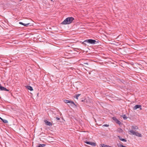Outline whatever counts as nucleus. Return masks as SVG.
<instances>
[{
  "mask_svg": "<svg viewBox=\"0 0 147 147\" xmlns=\"http://www.w3.org/2000/svg\"><path fill=\"white\" fill-rule=\"evenodd\" d=\"M0 90L2 91H9V90L1 86V84H0Z\"/></svg>",
  "mask_w": 147,
  "mask_h": 147,
  "instance_id": "6",
  "label": "nucleus"
},
{
  "mask_svg": "<svg viewBox=\"0 0 147 147\" xmlns=\"http://www.w3.org/2000/svg\"><path fill=\"white\" fill-rule=\"evenodd\" d=\"M20 0V1H22V0Z\"/></svg>",
  "mask_w": 147,
  "mask_h": 147,
  "instance_id": "27",
  "label": "nucleus"
},
{
  "mask_svg": "<svg viewBox=\"0 0 147 147\" xmlns=\"http://www.w3.org/2000/svg\"><path fill=\"white\" fill-rule=\"evenodd\" d=\"M131 128L134 130H136L138 129V127L137 126H132L131 127Z\"/></svg>",
  "mask_w": 147,
  "mask_h": 147,
  "instance_id": "10",
  "label": "nucleus"
},
{
  "mask_svg": "<svg viewBox=\"0 0 147 147\" xmlns=\"http://www.w3.org/2000/svg\"><path fill=\"white\" fill-rule=\"evenodd\" d=\"M117 145L119 147H127L126 146H123L120 144H118Z\"/></svg>",
  "mask_w": 147,
  "mask_h": 147,
  "instance_id": "17",
  "label": "nucleus"
},
{
  "mask_svg": "<svg viewBox=\"0 0 147 147\" xmlns=\"http://www.w3.org/2000/svg\"><path fill=\"white\" fill-rule=\"evenodd\" d=\"M85 143L87 144L93 146H96V143L94 142H86Z\"/></svg>",
  "mask_w": 147,
  "mask_h": 147,
  "instance_id": "5",
  "label": "nucleus"
},
{
  "mask_svg": "<svg viewBox=\"0 0 147 147\" xmlns=\"http://www.w3.org/2000/svg\"><path fill=\"white\" fill-rule=\"evenodd\" d=\"M45 146H46L45 144H38V145H37L36 147H44Z\"/></svg>",
  "mask_w": 147,
  "mask_h": 147,
  "instance_id": "11",
  "label": "nucleus"
},
{
  "mask_svg": "<svg viewBox=\"0 0 147 147\" xmlns=\"http://www.w3.org/2000/svg\"><path fill=\"white\" fill-rule=\"evenodd\" d=\"M51 1H52V0H51Z\"/></svg>",
  "mask_w": 147,
  "mask_h": 147,
  "instance_id": "28",
  "label": "nucleus"
},
{
  "mask_svg": "<svg viewBox=\"0 0 147 147\" xmlns=\"http://www.w3.org/2000/svg\"><path fill=\"white\" fill-rule=\"evenodd\" d=\"M3 122L4 123H8V121L7 120L5 119H3Z\"/></svg>",
  "mask_w": 147,
  "mask_h": 147,
  "instance_id": "19",
  "label": "nucleus"
},
{
  "mask_svg": "<svg viewBox=\"0 0 147 147\" xmlns=\"http://www.w3.org/2000/svg\"><path fill=\"white\" fill-rule=\"evenodd\" d=\"M100 147H112L111 146L105 145L104 144H101L100 145Z\"/></svg>",
  "mask_w": 147,
  "mask_h": 147,
  "instance_id": "9",
  "label": "nucleus"
},
{
  "mask_svg": "<svg viewBox=\"0 0 147 147\" xmlns=\"http://www.w3.org/2000/svg\"><path fill=\"white\" fill-rule=\"evenodd\" d=\"M85 42L88 43L92 44H94L96 43V41L94 40L90 39L85 40Z\"/></svg>",
  "mask_w": 147,
  "mask_h": 147,
  "instance_id": "3",
  "label": "nucleus"
},
{
  "mask_svg": "<svg viewBox=\"0 0 147 147\" xmlns=\"http://www.w3.org/2000/svg\"><path fill=\"white\" fill-rule=\"evenodd\" d=\"M44 121L47 125L49 126L52 125V123L51 122L48 121L47 120H45Z\"/></svg>",
  "mask_w": 147,
  "mask_h": 147,
  "instance_id": "8",
  "label": "nucleus"
},
{
  "mask_svg": "<svg viewBox=\"0 0 147 147\" xmlns=\"http://www.w3.org/2000/svg\"><path fill=\"white\" fill-rule=\"evenodd\" d=\"M129 131L130 132L129 133V134L131 135H133L138 137H142V136L141 134L138 132H136L133 130H129Z\"/></svg>",
  "mask_w": 147,
  "mask_h": 147,
  "instance_id": "2",
  "label": "nucleus"
},
{
  "mask_svg": "<svg viewBox=\"0 0 147 147\" xmlns=\"http://www.w3.org/2000/svg\"><path fill=\"white\" fill-rule=\"evenodd\" d=\"M84 64H86V65H88V63H84Z\"/></svg>",
  "mask_w": 147,
  "mask_h": 147,
  "instance_id": "25",
  "label": "nucleus"
},
{
  "mask_svg": "<svg viewBox=\"0 0 147 147\" xmlns=\"http://www.w3.org/2000/svg\"><path fill=\"white\" fill-rule=\"evenodd\" d=\"M134 110L138 108H140V110H142L141 106L139 105H136L134 107Z\"/></svg>",
  "mask_w": 147,
  "mask_h": 147,
  "instance_id": "7",
  "label": "nucleus"
},
{
  "mask_svg": "<svg viewBox=\"0 0 147 147\" xmlns=\"http://www.w3.org/2000/svg\"><path fill=\"white\" fill-rule=\"evenodd\" d=\"M80 94H78L76 95V98L77 99H78V97L80 96Z\"/></svg>",
  "mask_w": 147,
  "mask_h": 147,
  "instance_id": "20",
  "label": "nucleus"
},
{
  "mask_svg": "<svg viewBox=\"0 0 147 147\" xmlns=\"http://www.w3.org/2000/svg\"><path fill=\"white\" fill-rule=\"evenodd\" d=\"M115 122L119 124V125H120L121 123V122L120 121H119L118 119H117L115 121Z\"/></svg>",
  "mask_w": 147,
  "mask_h": 147,
  "instance_id": "18",
  "label": "nucleus"
},
{
  "mask_svg": "<svg viewBox=\"0 0 147 147\" xmlns=\"http://www.w3.org/2000/svg\"><path fill=\"white\" fill-rule=\"evenodd\" d=\"M121 117H122L123 118V119H124V120H126L127 118V117L126 116V115H122L121 116Z\"/></svg>",
  "mask_w": 147,
  "mask_h": 147,
  "instance_id": "16",
  "label": "nucleus"
},
{
  "mask_svg": "<svg viewBox=\"0 0 147 147\" xmlns=\"http://www.w3.org/2000/svg\"><path fill=\"white\" fill-rule=\"evenodd\" d=\"M113 119L114 121H116V120L117 119L115 117H113Z\"/></svg>",
  "mask_w": 147,
  "mask_h": 147,
  "instance_id": "22",
  "label": "nucleus"
},
{
  "mask_svg": "<svg viewBox=\"0 0 147 147\" xmlns=\"http://www.w3.org/2000/svg\"><path fill=\"white\" fill-rule=\"evenodd\" d=\"M56 119L57 120H60V118H59V117H57L56 118Z\"/></svg>",
  "mask_w": 147,
  "mask_h": 147,
  "instance_id": "24",
  "label": "nucleus"
},
{
  "mask_svg": "<svg viewBox=\"0 0 147 147\" xmlns=\"http://www.w3.org/2000/svg\"><path fill=\"white\" fill-rule=\"evenodd\" d=\"M0 119H1L2 121H3V119L1 117H0Z\"/></svg>",
  "mask_w": 147,
  "mask_h": 147,
  "instance_id": "26",
  "label": "nucleus"
},
{
  "mask_svg": "<svg viewBox=\"0 0 147 147\" xmlns=\"http://www.w3.org/2000/svg\"><path fill=\"white\" fill-rule=\"evenodd\" d=\"M103 126L108 127L109 126V125L108 124H104L103 125Z\"/></svg>",
  "mask_w": 147,
  "mask_h": 147,
  "instance_id": "21",
  "label": "nucleus"
},
{
  "mask_svg": "<svg viewBox=\"0 0 147 147\" xmlns=\"http://www.w3.org/2000/svg\"><path fill=\"white\" fill-rule=\"evenodd\" d=\"M19 24H20L23 25H24L25 26H28V25L30 24L29 23H28V24H24V23H23L22 22H20Z\"/></svg>",
  "mask_w": 147,
  "mask_h": 147,
  "instance_id": "13",
  "label": "nucleus"
},
{
  "mask_svg": "<svg viewBox=\"0 0 147 147\" xmlns=\"http://www.w3.org/2000/svg\"><path fill=\"white\" fill-rule=\"evenodd\" d=\"M118 137L119 139L121 141H123L125 142H126L127 141V140L126 139L122 138L119 136H118Z\"/></svg>",
  "mask_w": 147,
  "mask_h": 147,
  "instance_id": "12",
  "label": "nucleus"
},
{
  "mask_svg": "<svg viewBox=\"0 0 147 147\" xmlns=\"http://www.w3.org/2000/svg\"><path fill=\"white\" fill-rule=\"evenodd\" d=\"M85 40H84L83 42H82V44L84 45H86V42H85Z\"/></svg>",
  "mask_w": 147,
  "mask_h": 147,
  "instance_id": "23",
  "label": "nucleus"
},
{
  "mask_svg": "<svg viewBox=\"0 0 147 147\" xmlns=\"http://www.w3.org/2000/svg\"><path fill=\"white\" fill-rule=\"evenodd\" d=\"M64 102H65L66 103H70V104H72L73 105L75 106L76 107L77 106V105H76L75 104V103H74V102L73 101H72L71 100H64Z\"/></svg>",
  "mask_w": 147,
  "mask_h": 147,
  "instance_id": "4",
  "label": "nucleus"
},
{
  "mask_svg": "<svg viewBox=\"0 0 147 147\" xmlns=\"http://www.w3.org/2000/svg\"><path fill=\"white\" fill-rule=\"evenodd\" d=\"M26 88L30 91H32L33 90L32 88L30 86H27Z\"/></svg>",
  "mask_w": 147,
  "mask_h": 147,
  "instance_id": "14",
  "label": "nucleus"
},
{
  "mask_svg": "<svg viewBox=\"0 0 147 147\" xmlns=\"http://www.w3.org/2000/svg\"><path fill=\"white\" fill-rule=\"evenodd\" d=\"M117 131L119 133H121L123 132V130L121 128H119L117 129Z\"/></svg>",
  "mask_w": 147,
  "mask_h": 147,
  "instance_id": "15",
  "label": "nucleus"
},
{
  "mask_svg": "<svg viewBox=\"0 0 147 147\" xmlns=\"http://www.w3.org/2000/svg\"><path fill=\"white\" fill-rule=\"evenodd\" d=\"M74 20V19L73 17H68L62 22L61 24L64 25L69 24L72 22Z\"/></svg>",
  "mask_w": 147,
  "mask_h": 147,
  "instance_id": "1",
  "label": "nucleus"
}]
</instances>
